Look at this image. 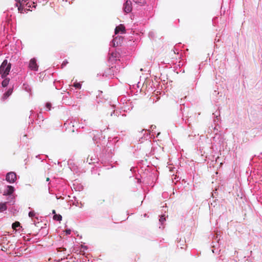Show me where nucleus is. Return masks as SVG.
Here are the masks:
<instances>
[{"label":"nucleus","instance_id":"nucleus-44","mask_svg":"<svg viewBox=\"0 0 262 262\" xmlns=\"http://www.w3.org/2000/svg\"><path fill=\"white\" fill-rule=\"evenodd\" d=\"M79 125H80V124L79 125H77V124L75 125V126L74 127V130L76 129L77 130L78 129V128H79Z\"/></svg>","mask_w":262,"mask_h":262},{"label":"nucleus","instance_id":"nucleus-54","mask_svg":"<svg viewBox=\"0 0 262 262\" xmlns=\"http://www.w3.org/2000/svg\"><path fill=\"white\" fill-rule=\"evenodd\" d=\"M151 127H153V128H156V126L155 125H152Z\"/></svg>","mask_w":262,"mask_h":262},{"label":"nucleus","instance_id":"nucleus-27","mask_svg":"<svg viewBox=\"0 0 262 262\" xmlns=\"http://www.w3.org/2000/svg\"><path fill=\"white\" fill-rule=\"evenodd\" d=\"M121 114V112L117 110H114L112 112H111L110 116H113V115L115 116H119Z\"/></svg>","mask_w":262,"mask_h":262},{"label":"nucleus","instance_id":"nucleus-23","mask_svg":"<svg viewBox=\"0 0 262 262\" xmlns=\"http://www.w3.org/2000/svg\"><path fill=\"white\" fill-rule=\"evenodd\" d=\"M12 227L14 230H19V228H22L19 222L16 221L12 224Z\"/></svg>","mask_w":262,"mask_h":262},{"label":"nucleus","instance_id":"nucleus-29","mask_svg":"<svg viewBox=\"0 0 262 262\" xmlns=\"http://www.w3.org/2000/svg\"><path fill=\"white\" fill-rule=\"evenodd\" d=\"M53 220L56 221H61L62 220V216L59 214H57L53 215Z\"/></svg>","mask_w":262,"mask_h":262},{"label":"nucleus","instance_id":"nucleus-50","mask_svg":"<svg viewBox=\"0 0 262 262\" xmlns=\"http://www.w3.org/2000/svg\"><path fill=\"white\" fill-rule=\"evenodd\" d=\"M211 127H212V129H216V126H215V127H213V125H212V126H211Z\"/></svg>","mask_w":262,"mask_h":262},{"label":"nucleus","instance_id":"nucleus-4","mask_svg":"<svg viewBox=\"0 0 262 262\" xmlns=\"http://www.w3.org/2000/svg\"><path fill=\"white\" fill-rule=\"evenodd\" d=\"M76 124H79V122L76 119L73 118L69 119L64 122L63 127L65 128V130L69 129L72 132H74V127Z\"/></svg>","mask_w":262,"mask_h":262},{"label":"nucleus","instance_id":"nucleus-55","mask_svg":"<svg viewBox=\"0 0 262 262\" xmlns=\"http://www.w3.org/2000/svg\"><path fill=\"white\" fill-rule=\"evenodd\" d=\"M112 107H113V108H114L115 107V105H113Z\"/></svg>","mask_w":262,"mask_h":262},{"label":"nucleus","instance_id":"nucleus-7","mask_svg":"<svg viewBox=\"0 0 262 262\" xmlns=\"http://www.w3.org/2000/svg\"><path fill=\"white\" fill-rule=\"evenodd\" d=\"M123 38L118 35L117 36L114 37L113 40L111 42L110 45L113 47L121 46L123 42Z\"/></svg>","mask_w":262,"mask_h":262},{"label":"nucleus","instance_id":"nucleus-41","mask_svg":"<svg viewBox=\"0 0 262 262\" xmlns=\"http://www.w3.org/2000/svg\"><path fill=\"white\" fill-rule=\"evenodd\" d=\"M65 232L66 235H70L71 233V230L70 229H67Z\"/></svg>","mask_w":262,"mask_h":262},{"label":"nucleus","instance_id":"nucleus-34","mask_svg":"<svg viewBox=\"0 0 262 262\" xmlns=\"http://www.w3.org/2000/svg\"><path fill=\"white\" fill-rule=\"evenodd\" d=\"M81 84L80 82H75L73 84V86L76 89H80L81 88Z\"/></svg>","mask_w":262,"mask_h":262},{"label":"nucleus","instance_id":"nucleus-52","mask_svg":"<svg viewBox=\"0 0 262 262\" xmlns=\"http://www.w3.org/2000/svg\"><path fill=\"white\" fill-rule=\"evenodd\" d=\"M38 242L37 241L34 240V241H33L32 242V243H36V242Z\"/></svg>","mask_w":262,"mask_h":262},{"label":"nucleus","instance_id":"nucleus-36","mask_svg":"<svg viewBox=\"0 0 262 262\" xmlns=\"http://www.w3.org/2000/svg\"><path fill=\"white\" fill-rule=\"evenodd\" d=\"M74 189H75L77 191H81L83 189V186L81 184H78L77 187H74Z\"/></svg>","mask_w":262,"mask_h":262},{"label":"nucleus","instance_id":"nucleus-15","mask_svg":"<svg viewBox=\"0 0 262 262\" xmlns=\"http://www.w3.org/2000/svg\"><path fill=\"white\" fill-rule=\"evenodd\" d=\"M7 201L6 202L10 205H13L15 202V197L14 194L7 195Z\"/></svg>","mask_w":262,"mask_h":262},{"label":"nucleus","instance_id":"nucleus-53","mask_svg":"<svg viewBox=\"0 0 262 262\" xmlns=\"http://www.w3.org/2000/svg\"><path fill=\"white\" fill-rule=\"evenodd\" d=\"M209 129L210 130L211 132H212V127H209Z\"/></svg>","mask_w":262,"mask_h":262},{"label":"nucleus","instance_id":"nucleus-5","mask_svg":"<svg viewBox=\"0 0 262 262\" xmlns=\"http://www.w3.org/2000/svg\"><path fill=\"white\" fill-rule=\"evenodd\" d=\"M223 92L219 87V85H215L214 88V91L212 94V98L215 102H217L218 101L222 98L223 96Z\"/></svg>","mask_w":262,"mask_h":262},{"label":"nucleus","instance_id":"nucleus-2","mask_svg":"<svg viewBox=\"0 0 262 262\" xmlns=\"http://www.w3.org/2000/svg\"><path fill=\"white\" fill-rule=\"evenodd\" d=\"M11 68V64L8 63L7 59H4L0 66V75L2 78H4L8 76Z\"/></svg>","mask_w":262,"mask_h":262},{"label":"nucleus","instance_id":"nucleus-33","mask_svg":"<svg viewBox=\"0 0 262 262\" xmlns=\"http://www.w3.org/2000/svg\"><path fill=\"white\" fill-rule=\"evenodd\" d=\"M165 221H166V219H165V217L164 215L160 216V219H159V222L161 224V225H163V224Z\"/></svg>","mask_w":262,"mask_h":262},{"label":"nucleus","instance_id":"nucleus-11","mask_svg":"<svg viewBox=\"0 0 262 262\" xmlns=\"http://www.w3.org/2000/svg\"><path fill=\"white\" fill-rule=\"evenodd\" d=\"M29 68L30 70L34 71H37L38 66L37 63V60L35 58L31 59L29 63Z\"/></svg>","mask_w":262,"mask_h":262},{"label":"nucleus","instance_id":"nucleus-49","mask_svg":"<svg viewBox=\"0 0 262 262\" xmlns=\"http://www.w3.org/2000/svg\"><path fill=\"white\" fill-rule=\"evenodd\" d=\"M112 56L113 57H116V56L114 55V53H112Z\"/></svg>","mask_w":262,"mask_h":262},{"label":"nucleus","instance_id":"nucleus-20","mask_svg":"<svg viewBox=\"0 0 262 262\" xmlns=\"http://www.w3.org/2000/svg\"><path fill=\"white\" fill-rule=\"evenodd\" d=\"M7 203L6 202H1L0 203V213L3 212L7 210Z\"/></svg>","mask_w":262,"mask_h":262},{"label":"nucleus","instance_id":"nucleus-17","mask_svg":"<svg viewBox=\"0 0 262 262\" xmlns=\"http://www.w3.org/2000/svg\"><path fill=\"white\" fill-rule=\"evenodd\" d=\"M19 207L16 206H13L9 208V211L13 215H15L19 211Z\"/></svg>","mask_w":262,"mask_h":262},{"label":"nucleus","instance_id":"nucleus-8","mask_svg":"<svg viewBox=\"0 0 262 262\" xmlns=\"http://www.w3.org/2000/svg\"><path fill=\"white\" fill-rule=\"evenodd\" d=\"M180 111L181 112V114H182V117H181V120H182V123L184 122L185 124H188V127H190V123L189 122V118H188V116H184V115L183 114V110H184V104H180Z\"/></svg>","mask_w":262,"mask_h":262},{"label":"nucleus","instance_id":"nucleus-1","mask_svg":"<svg viewBox=\"0 0 262 262\" xmlns=\"http://www.w3.org/2000/svg\"><path fill=\"white\" fill-rule=\"evenodd\" d=\"M93 140L97 144V146H100V148L103 147L104 148L100 158L96 157V156L90 157V155H89L86 162L89 164H93L98 163L99 161H100L102 164H106L110 161L112 162L111 160L113 157L112 149H110V147L107 145L108 142L106 143V146H105L106 140L105 139V137L103 136L102 133L97 132V134H93Z\"/></svg>","mask_w":262,"mask_h":262},{"label":"nucleus","instance_id":"nucleus-10","mask_svg":"<svg viewBox=\"0 0 262 262\" xmlns=\"http://www.w3.org/2000/svg\"><path fill=\"white\" fill-rule=\"evenodd\" d=\"M213 116V123L216 126L219 125L221 123V119L220 117V111L216 110L215 112L212 114Z\"/></svg>","mask_w":262,"mask_h":262},{"label":"nucleus","instance_id":"nucleus-14","mask_svg":"<svg viewBox=\"0 0 262 262\" xmlns=\"http://www.w3.org/2000/svg\"><path fill=\"white\" fill-rule=\"evenodd\" d=\"M125 28L124 26L122 24L117 26L115 29V33L116 35L119 33L124 34L125 33Z\"/></svg>","mask_w":262,"mask_h":262},{"label":"nucleus","instance_id":"nucleus-24","mask_svg":"<svg viewBox=\"0 0 262 262\" xmlns=\"http://www.w3.org/2000/svg\"><path fill=\"white\" fill-rule=\"evenodd\" d=\"M182 66H183V63L181 61H179L178 63H176L175 66L173 67V71L174 72H176L177 73H178L179 72L177 71V69H180Z\"/></svg>","mask_w":262,"mask_h":262},{"label":"nucleus","instance_id":"nucleus-57","mask_svg":"<svg viewBox=\"0 0 262 262\" xmlns=\"http://www.w3.org/2000/svg\"><path fill=\"white\" fill-rule=\"evenodd\" d=\"M47 181H49V178H47Z\"/></svg>","mask_w":262,"mask_h":262},{"label":"nucleus","instance_id":"nucleus-3","mask_svg":"<svg viewBox=\"0 0 262 262\" xmlns=\"http://www.w3.org/2000/svg\"><path fill=\"white\" fill-rule=\"evenodd\" d=\"M15 2L16 6H18V4L21 5L28 11H31V8H35L37 6L35 0H15Z\"/></svg>","mask_w":262,"mask_h":262},{"label":"nucleus","instance_id":"nucleus-9","mask_svg":"<svg viewBox=\"0 0 262 262\" xmlns=\"http://www.w3.org/2000/svg\"><path fill=\"white\" fill-rule=\"evenodd\" d=\"M102 76L108 79L113 78L114 76V70L113 67H112L105 70L103 73Z\"/></svg>","mask_w":262,"mask_h":262},{"label":"nucleus","instance_id":"nucleus-25","mask_svg":"<svg viewBox=\"0 0 262 262\" xmlns=\"http://www.w3.org/2000/svg\"><path fill=\"white\" fill-rule=\"evenodd\" d=\"M18 8V12L20 13H24L25 12H27V9L21 5L18 4V6H17Z\"/></svg>","mask_w":262,"mask_h":262},{"label":"nucleus","instance_id":"nucleus-40","mask_svg":"<svg viewBox=\"0 0 262 262\" xmlns=\"http://www.w3.org/2000/svg\"><path fill=\"white\" fill-rule=\"evenodd\" d=\"M40 155H38L36 156V157L37 158L39 159L40 160H41V161H43V160L45 159V158H47V155H44V156H43V157H45V158H43V159H41V158H40Z\"/></svg>","mask_w":262,"mask_h":262},{"label":"nucleus","instance_id":"nucleus-32","mask_svg":"<svg viewBox=\"0 0 262 262\" xmlns=\"http://www.w3.org/2000/svg\"><path fill=\"white\" fill-rule=\"evenodd\" d=\"M180 45H181V43H179L176 45L174 47L173 51L175 54H179V50L178 49V47L180 46Z\"/></svg>","mask_w":262,"mask_h":262},{"label":"nucleus","instance_id":"nucleus-12","mask_svg":"<svg viewBox=\"0 0 262 262\" xmlns=\"http://www.w3.org/2000/svg\"><path fill=\"white\" fill-rule=\"evenodd\" d=\"M123 10L124 12L128 13L132 10V2L130 0H126L123 4Z\"/></svg>","mask_w":262,"mask_h":262},{"label":"nucleus","instance_id":"nucleus-28","mask_svg":"<svg viewBox=\"0 0 262 262\" xmlns=\"http://www.w3.org/2000/svg\"><path fill=\"white\" fill-rule=\"evenodd\" d=\"M34 113H35V112H34L33 110H31L30 111V115L29 116V119H30V120L31 121V123L32 124L33 123L34 121V118L33 117L34 115Z\"/></svg>","mask_w":262,"mask_h":262},{"label":"nucleus","instance_id":"nucleus-13","mask_svg":"<svg viewBox=\"0 0 262 262\" xmlns=\"http://www.w3.org/2000/svg\"><path fill=\"white\" fill-rule=\"evenodd\" d=\"M15 189L14 186L11 185H7L4 191V195H9L14 194Z\"/></svg>","mask_w":262,"mask_h":262},{"label":"nucleus","instance_id":"nucleus-43","mask_svg":"<svg viewBox=\"0 0 262 262\" xmlns=\"http://www.w3.org/2000/svg\"><path fill=\"white\" fill-rule=\"evenodd\" d=\"M212 247H213V249H212V252L214 253H216L217 251H215L216 249L215 248V246L213 245Z\"/></svg>","mask_w":262,"mask_h":262},{"label":"nucleus","instance_id":"nucleus-6","mask_svg":"<svg viewBox=\"0 0 262 262\" xmlns=\"http://www.w3.org/2000/svg\"><path fill=\"white\" fill-rule=\"evenodd\" d=\"M17 180V175L15 172L11 171L6 174L5 180L9 183H14Z\"/></svg>","mask_w":262,"mask_h":262},{"label":"nucleus","instance_id":"nucleus-31","mask_svg":"<svg viewBox=\"0 0 262 262\" xmlns=\"http://www.w3.org/2000/svg\"><path fill=\"white\" fill-rule=\"evenodd\" d=\"M135 3L139 4L140 6L144 5L146 3L145 0H133Z\"/></svg>","mask_w":262,"mask_h":262},{"label":"nucleus","instance_id":"nucleus-30","mask_svg":"<svg viewBox=\"0 0 262 262\" xmlns=\"http://www.w3.org/2000/svg\"><path fill=\"white\" fill-rule=\"evenodd\" d=\"M35 118H36V120H38L39 122L40 121H43V117L41 113L35 115Z\"/></svg>","mask_w":262,"mask_h":262},{"label":"nucleus","instance_id":"nucleus-16","mask_svg":"<svg viewBox=\"0 0 262 262\" xmlns=\"http://www.w3.org/2000/svg\"><path fill=\"white\" fill-rule=\"evenodd\" d=\"M48 229L46 227H41L39 232L38 234H39L40 236L42 237H45L48 234Z\"/></svg>","mask_w":262,"mask_h":262},{"label":"nucleus","instance_id":"nucleus-26","mask_svg":"<svg viewBox=\"0 0 262 262\" xmlns=\"http://www.w3.org/2000/svg\"><path fill=\"white\" fill-rule=\"evenodd\" d=\"M133 107V105L131 104V103L130 102H128V103H126V105L124 106V110H123V111L124 112H126L127 110H130L131 109H132Z\"/></svg>","mask_w":262,"mask_h":262},{"label":"nucleus","instance_id":"nucleus-37","mask_svg":"<svg viewBox=\"0 0 262 262\" xmlns=\"http://www.w3.org/2000/svg\"><path fill=\"white\" fill-rule=\"evenodd\" d=\"M29 216L30 217H34L35 215V212H34V211H30L29 212Z\"/></svg>","mask_w":262,"mask_h":262},{"label":"nucleus","instance_id":"nucleus-47","mask_svg":"<svg viewBox=\"0 0 262 262\" xmlns=\"http://www.w3.org/2000/svg\"><path fill=\"white\" fill-rule=\"evenodd\" d=\"M52 214H53L54 215L57 214L56 213V211H55V210H52Z\"/></svg>","mask_w":262,"mask_h":262},{"label":"nucleus","instance_id":"nucleus-19","mask_svg":"<svg viewBox=\"0 0 262 262\" xmlns=\"http://www.w3.org/2000/svg\"><path fill=\"white\" fill-rule=\"evenodd\" d=\"M13 90V86L12 88H9L6 92H5L3 95V98L7 99L9 97L12 93Z\"/></svg>","mask_w":262,"mask_h":262},{"label":"nucleus","instance_id":"nucleus-51","mask_svg":"<svg viewBox=\"0 0 262 262\" xmlns=\"http://www.w3.org/2000/svg\"><path fill=\"white\" fill-rule=\"evenodd\" d=\"M56 198L57 199H59L61 198V196H58L57 195H56Z\"/></svg>","mask_w":262,"mask_h":262},{"label":"nucleus","instance_id":"nucleus-45","mask_svg":"<svg viewBox=\"0 0 262 262\" xmlns=\"http://www.w3.org/2000/svg\"><path fill=\"white\" fill-rule=\"evenodd\" d=\"M84 128V124L82 123H80L79 125V128Z\"/></svg>","mask_w":262,"mask_h":262},{"label":"nucleus","instance_id":"nucleus-58","mask_svg":"<svg viewBox=\"0 0 262 262\" xmlns=\"http://www.w3.org/2000/svg\"><path fill=\"white\" fill-rule=\"evenodd\" d=\"M122 116H125V115L123 114Z\"/></svg>","mask_w":262,"mask_h":262},{"label":"nucleus","instance_id":"nucleus-42","mask_svg":"<svg viewBox=\"0 0 262 262\" xmlns=\"http://www.w3.org/2000/svg\"><path fill=\"white\" fill-rule=\"evenodd\" d=\"M24 240L27 242H30L31 241V238H26V237L25 236H24Z\"/></svg>","mask_w":262,"mask_h":262},{"label":"nucleus","instance_id":"nucleus-21","mask_svg":"<svg viewBox=\"0 0 262 262\" xmlns=\"http://www.w3.org/2000/svg\"><path fill=\"white\" fill-rule=\"evenodd\" d=\"M23 89L26 92L28 93L31 92V86L27 83H24L23 84Z\"/></svg>","mask_w":262,"mask_h":262},{"label":"nucleus","instance_id":"nucleus-39","mask_svg":"<svg viewBox=\"0 0 262 262\" xmlns=\"http://www.w3.org/2000/svg\"><path fill=\"white\" fill-rule=\"evenodd\" d=\"M69 167L70 168V169L73 171H75V164H73V165L72 166V164H69Z\"/></svg>","mask_w":262,"mask_h":262},{"label":"nucleus","instance_id":"nucleus-48","mask_svg":"<svg viewBox=\"0 0 262 262\" xmlns=\"http://www.w3.org/2000/svg\"><path fill=\"white\" fill-rule=\"evenodd\" d=\"M54 84H55V86L56 87V89H59V88H58L57 85L55 84V82H54Z\"/></svg>","mask_w":262,"mask_h":262},{"label":"nucleus","instance_id":"nucleus-46","mask_svg":"<svg viewBox=\"0 0 262 262\" xmlns=\"http://www.w3.org/2000/svg\"><path fill=\"white\" fill-rule=\"evenodd\" d=\"M136 179L137 180V183L140 184L141 183V180L140 179L136 178Z\"/></svg>","mask_w":262,"mask_h":262},{"label":"nucleus","instance_id":"nucleus-18","mask_svg":"<svg viewBox=\"0 0 262 262\" xmlns=\"http://www.w3.org/2000/svg\"><path fill=\"white\" fill-rule=\"evenodd\" d=\"M221 235L220 234L217 232L216 233L215 235H213V242L212 243H216L219 245H220V241L221 240Z\"/></svg>","mask_w":262,"mask_h":262},{"label":"nucleus","instance_id":"nucleus-56","mask_svg":"<svg viewBox=\"0 0 262 262\" xmlns=\"http://www.w3.org/2000/svg\"><path fill=\"white\" fill-rule=\"evenodd\" d=\"M151 34H152V33H151V32H150V33H149V35H151Z\"/></svg>","mask_w":262,"mask_h":262},{"label":"nucleus","instance_id":"nucleus-22","mask_svg":"<svg viewBox=\"0 0 262 262\" xmlns=\"http://www.w3.org/2000/svg\"><path fill=\"white\" fill-rule=\"evenodd\" d=\"M3 80L2 82V85L3 88H6L8 86L10 82V78L7 77L3 78Z\"/></svg>","mask_w":262,"mask_h":262},{"label":"nucleus","instance_id":"nucleus-59","mask_svg":"<svg viewBox=\"0 0 262 262\" xmlns=\"http://www.w3.org/2000/svg\"><path fill=\"white\" fill-rule=\"evenodd\" d=\"M20 249H21V247H19V248H18V249H19V250Z\"/></svg>","mask_w":262,"mask_h":262},{"label":"nucleus","instance_id":"nucleus-38","mask_svg":"<svg viewBox=\"0 0 262 262\" xmlns=\"http://www.w3.org/2000/svg\"><path fill=\"white\" fill-rule=\"evenodd\" d=\"M68 63V61H67V59H65L62 64H61V67L63 68L64 67H65L67 64Z\"/></svg>","mask_w":262,"mask_h":262},{"label":"nucleus","instance_id":"nucleus-35","mask_svg":"<svg viewBox=\"0 0 262 262\" xmlns=\"http://www.w3.org/2000/svg\"><path fill=\"white\" fill-rule=\"evenodd\" d=\"M45 107L47 108V110L49 111L51 108L52 104L50 102H48L45 104Z\"/></svg>","mask_w":262,"mask_h":262}]
</instances>
